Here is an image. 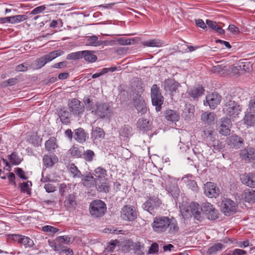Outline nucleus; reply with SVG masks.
Returning <instances> with one entry per match:
<instances>
[{
	"instance_id": "f257e3e1",
	"label": "nucleus",
	"mask_w": 255,
	"mask_h": 255,
	"mask_svg": "<svg viewBox=\"0 0 255 255\" xmlns=\"http://www.w3.org/2000/svg\"><path fill=\"white\" fill-rule=\"evenodd\" d=\"M151 227L154 232L167 235L169 237L177 235L179 230L178 223L174 218L164 216L154 218Z\"/></svg>"
},
{
	"instance_id": "f03ea898",
	"label": "nucleus",
	"mask_w": 255,
	"mask_h": 255,
	"mask_svg": "<svg viewBox=\"0 0 255 255\" xmlns=\"http://www.w3.org/2000/svg\"><path fill=\"white\" fill-rule=\"evenodd\" d=\"M106 210V204L101 200H94L90 203L89 211L93 217L99 218L103 216Z\"/></svg>"
},
{
	"instance_id": "7ed1b4c3",
	"label": "nucleus",
	"mask_w": 255,
	"mask_h": 255,
	"mask_svg": "<svg viewBox=\"0 0 255 255\" xmlns=\"http://www.w3.org/2000/svg\"><path fill=\"white\" fill-rule=\"evenodd\" d=\"M92 113L97 115L100 119L109 118L112 114V108L106 103H97L95 108L92 111Z\"/></svg>"
},
{
	"instance_id": "20e7f679",
	"label": "nucleus",
	"mask_w": 255,
	"mask_h": 255,
	"mask_svg": "<svg viewBox=\"0 0 255 255\" xmlns=\"http://www.w3.org/2000/svg\"><path fill=\"white\" fill-rule=\"evenodd\" d=\"M120 216L124 221L133 222L137 218V209L132 205H125L121 209Z\"/></svg>"
},
{
	"instance_id": "39448f33",
	"label": "nucleus",
	"mask_w": 255,
	"mask_h": 255,
	"mask_svg": "<svg viewBox=\"0 0 255 255\" xmlns=\"http://www.w3.org/2000/svg\"><path fill=\"white\" fill-rule=\"evenodd\" d=\"M151 98L152 104L155 106L156 111H160L163 104L164 98L160 92L159 88L156 84H154L151 88Z\"/></svg>"
},
{
	"instance_id": "423d86ee",
	"label": "nucleus",
	"mask_w": 255,
	"mask_h": 255,
	"mask_svg": "<svg viewBox=\"0 0 255 255\" xmlns=\"http://www.w3.org/2000/svg\"><path fill=\"white\" fill-rule=\"evenodd\" d=\"M64 54L62 50H58L49 52L48 54L44 55L36 60L37 69H40L47 63L51 61L54 59Z\"/></svg>"
},
{
	"instance_id": "0eeeda50",
	"label": "nucleus",
	"mask_w": 255,
	"mask_h": 255,
	"mask_svg": "<svg viewBox=\"0 0 255 255\" xmlns=\"http://www.w3.org/2000/svg\"><path fill=\"white\" fill-rule=\"evenodd\" d=\"M221 209L223 213L227 216H230L236 212L235 203L230 199H224L221 204Z\"/></svg>"
},
{
	"instance_id": "6e6552de",
	"label": "nucleus",
	"mask_w": 255,
	"mask_h": 255,
	"mask_svg": "<svg viewBox=\"0 0 255 255\" xmlns=\"http://www.w3.org/2000/svg\"><path fill=\"white\" fill-rule=\"evenodd\" d=\"M189 211L196 220L201 221L204 219L203 208L201 207L198 203L195 202H191L189 205L188 209L186 210L187 212Z\"/></svg>"
},
{
	"instance_id": "1a4fd4ad",
	"label": "nucleus",
	"mask_w": 255,
	"mask_h": 255,
	"mask_svg": "<svg viewBox=\"0 0 255 255\" xmlns=\"http://www.w3.org/2000/svg\"><path fill=\"white\" fill-rule=\"evenodd\" d=\"M223 111L231 118H236L239 114L240 109L235 101L230 100L225 103Z\"/></svg>"
},
{
	"instance_id": "9d476101",
	"label": "nucleus",
	"mask_w": 255,
	"mask_h": 255,
	"mask_svg": "<svg viewBox=\"0 0 255 255\" xmlns=\"http://www.w3.org/2000/svg\"><path fill=\"white\" fill-rule=\"evenodd\" d=\"M161 204L160 200L156 197H150L143 205L144 210L148 211L151 214H153L159 208Z\"/></svg>"
},
{
	"instance_id": "9b49d317",
	"label": "nucleus",
	"mask_w": 255,
	"mask_h": 255,
	"mask_svg": "<svg viewBox=\"0 0 255 255\" xmlns=\"http://www.w3.org/2000/svg\"><path fill=\"white\" fill-rule=\"evenodd\" d=\"M204 214L207 218L211 220H215L219 218V213L215 207L210 203H205L203 205Z\"/></svg>"
},
{
	"instance_id": "f8f14e48",
	"label": "nucleus",
	"mask_w": 255,
	"mask_h": 255,
	"mask_svg": "<svg viewBox=\"0 0 255 255\" xmlns=\"http://www.w3.org/2000/svg\"><path fill=\"white\" fill-rule=\"evenodd\" d=\"M204 194L209 198H216L220 192L219 188L216 185L211 182H208L204 184Z\"/></svg>"
},
{
	"instance_id": "ddd939ff",
	"label": "nucleus",
	"mask_w": 255,
	"mask_h": 255,
	"mask_svg": "<svg viewBox=\"0 0 255 255\" xmlns=\"http://www.w3.org/2000/svg\"><path fill=\"white\" fill-rule=\"evenodd\" d=\"M216 133L212 130H207L203 131V136L209 144L213 146L216 149L220 148L222 146L219 140H216L215 137Z\"/></svg>"
},
{
	"instance_id": "4468645a",
	"label": "nucleus",
	"mask_w": 255,
	"mask_h": 255,
	"mask_svg": "<svg viewBox=\"0 0 255 255\" xmlns=\"http://www.w3.org/2000/svg\"><path fill=\"white\" fill-rule=\"evenodd\" d=\"M70 112L75 116H80L85 110L83 104L77 99H73L69 104Z\"/></svg>"
},
{
	"instance_id": "2eb2a0df",
	"label": "nucleus",
	"mask_w": 255,
	"mask_h": 255,
	"mask_svg": "<svg viewBox=\"0 0 255 255\" xmlns=\"http://www.w3.org/2000/svg\"><path fill=\"white\" fill-rule=\"evenodd\" d=\"M232 124L231 120L227 118H222L220 121V125L218 128L219 133L223 135H229Z\"/></svg>"
},
{
	"instance_id": "dca6fc26",
	"label": "nucleus",
	"mask_w": 255,
	"mask_h": 255,
	"mask_svg": "<svg viewBox=\"0 0 255 255\" xmlns=\"http://www.w3.org/2000/svg\"><path fill=\"white\" fill-rule=\"evenodd\" d=\"M163 84L164 90L169 92L171 95L173 96L174 93H178V88L180 86V84L174 79H166Z\"/></svg>"
},
{
	"instance_id": "f3484780",
	"label": "nucleus",
	"mask_w": 255,
	"mask_h": 255,
	"mask_svg": "<svg viewBox=\"0 0 255 255\" xmlns=\"http://www.w3.org/2000/svg\"><path fill=\"white\" fill-rule=\"evenodd\" d=\"M240 179L244 184L255 188V173H244L240 176Z\"/></svg>"
},
{
	"instance_id": "a211bd4d",
	"label": "nucleus",
	"mask_w": 255,
	"mask_h": 255,
	"mask_svg": "<svg viewBox=\"0 0 255 255\" xmlns=\"http://www.w3.org/2000/svg\"><path fill=\"white\" fill-rule=\"evenodd\" d=\"M221 96L216 93H213L206 96V100L211 109H214L221 101Z\"/></svg>"
},
{
	"instance_id": "6ab92c4d",
	"label": "nucleus",
	"mask_w": 255,
	"mask_h": 255,
	"mask_svg": "<svg viewBox=\"0 0 255 255\" xmlns=\"http://www.w3.org/2000/svg\"><path fill=\"white\" fill-rule=\"evenodd\" d=\"M226 141L229 145L236 148H239L244 142V139L242 137L236 134L228 137Z\"/></svg>"
},
{
	"instance_id": "aec40b11",
	"label": "nucleus",
	"mask_w": 255,
	"mask_h": 255,
	"mask_svg": "<svg viewBox=\"0 0 255 255\" xmlns=\"http://www.w3.org/2000/svg\"><path fill=\"white\" fill-rule=\"evenodd\" d=\"M240 156L245 160H251L255 159V149L252 147H248L241 151Z\"/></svg>"
},
{
	"instance_id": "412c9836",
	"label": "nucleus",
	"mask_w": 255,
	"mask_h": 255,
	"mask_svg": "<svg viewBox=\"0 0 255 255\" xmlns=\"http://www.w3.org/2000/svg\"><path fill=\"white\" fill-rule=\"evenodd\" d=\"M216 115L212 112H205L201 115V120L206 124L211 125L217 121Z\"/></svg>"
},
{
	"instance_id": "4be33fe9",
	"label": "nucleus",
	"mask_w": 255,
	"mask_h": 255,
	"mask_svg": "<svg viewBox=\"0 0 255 255\" xmlns=\"http://www.w3.org/2000/svg\"><path fill=\"white\" fill-rule=\"evenodd\" d=\"M165 118L168 121L174 122H177L180 119V115L177 111L168 109L166 110L164 114Z\"/></svg>"
},
{
	"instance_id": "5701e85b",
	"label": "nucleus",
	"mask_w": 255,
	"mask_h": 255,
	"mask_svg": "<svg viewBox=\"0 0 255 255\" xmlns=\"http://www.w3.org/2000/svg\"><path fill=\"white\" fill-rule=\"evenodd\" d=\"M134 106L135 109L141 115L147 112V108L144 101L142 98H139L135 99L134 102Z\"/></svg>"
},
{
	"instance_id": "b1692460",
	"label": "nucleus",
	"mask_w": 255,
	"mask_h": 255,
	"mask_svg": "<svg viewBox=\"0 0 255 255\" xmlns=\"http://www.w3.org/2000/svg\"><path fill=\"white\" fill-rule=\"evenodd\" d=\"M86 45L91 46H99L102 44V42L98 40V36L96 35L87 36L84 39Z\"/></svg>"
},
{
	"instance_id": "393cba45",
	"label": "nucleus",
	"mask_w": 255,
	"mask_h": 255,
	"mask_svg": "<svg viewBox=\"0 0 255 255\" xmlns=\"http://www.w3.org/2000/svg\"><path fill=\"white\" fill-rule=\"evenodd\" d=\"M82 181L84 186L91 187L95 185L96 179L90 172H88L86 175L83 176Z\"/></svg>"
},
{
	"instance_id": "a878e982",
	"label": "nucleus",
	"mask_w": 255,
	"mask_h": 255,
	"mask_svg": "<svg viewBox=\"0 0 255 255\" xmlns=\"http://www.w3.org/2000/svg\"><path fill=\"white\" fill-rule=\"evenodd\" d=\"M244 122L248 126H255V113L247 110L244 118Z\"/></svg>"
},
{
	"instance_id": "bb28decb",
	"label": "nucleus",
	"mask_w": 255,
	"mask_h": 255,
	"mask_svg": "<svg viewBox=\"0 0 255 255\" xmlns=\"http://www.w3.org/2000/svg\"><path fill=\"white\" fill-rule=\"evenodd\" d=\"M58 115L61 122L65 125L68 124L70 122V114L65 108L60 109Z\"/></svg>"
},
{
	"instance_id": "cd10ccee",
	"label": "nucleus",
	"mask_w": 255,
	"mask_h": 255,
	"mask_svg": "<svg viewBox=\"0 0 255 255\" xmlns=\"http://www.w3.org/2000/svg\"><path fill=\"white\" fill-rule=\"evenodd\" d=\"M87 134L84 130L82 128H79L75 130L74 135V139L80 143L84 142L87 138Z\"/></svg>"
},
{
	"instance_id": "c85d7f7f",
	"label": "nucleus",
	"mask_w": 255,
	"mask_h": 255,
	"mask_svg": "<svg viewBox=\"0 0 255 255\" xmlns=\"http://www.w3.org/2000/svg\"><path fill=\"white\" fill-rule=\"evenodd\" d=\"M81 56L82 58L88 62H94L97 60V57L94 54L93 51H81Z\"/></svg>"
},
{
	"instance_id": "c756f323",
	"label": "nucleus",
	"mask_w": 255,
	"mask_h": 255,
	"mask_svg": "<svg viewBox=\"0 0 255 255\" xmlns=\"http://www.w3.org/2000/svg\"><path fill=\"white\" fill-rule=\"evenodd\" d=\"M57 157L55 155H45L43 157L44 165L46 167H50L57 161Z\"/></svg>"
},
{
	"instance_id": "7c9ffc66",
	"label": "nucleus",
	"mask_w": 255,
	"mask_h": 255,
	"mask_svg": "<svg viewBox=\"0 0 255 255\" xmlns=\"http://www.w3.org/2000/svg\"><path fill=\"white\" fill-rule=\"evenodd\" d=\"M83 147H79L77 145H74L69 150V153L72 157H82L83 155Z\"/></svg>"
},
{
	"instance_id": "2f4dec72",
	"label": "nucleus",
	"mask_w": 255,
	"mask_h": 255,
	"mask_svg": "<svg viewBox=\"0 0 255 255\" xmlns=\"http://www.w3.org/2000/svg\"><path fill=\"white\" fill-rule=\"evenodd\" d=\"M243 198L246 202L249 203L255 202V190H248L244 191L243 194Z\"/></svg>"
},
{
	"instance_id": "473e14b6",
	"label": "nucleus",
	"mask_w": 255,
	"mask_h": 255,
	"mask_svg": "<svg viewBox=\"0 0 255 255\" xmlns=\"http://www.w3.org/2000/svg\"><path fill=\"white\" fill-rule=\"evenodd\" d=\"M75 196L73 194L69 195L64 201V206L67 209L75 208L76 205Z\"/></svg>"
},
{
	"instance_id": "72a5a7b5",
	"label": "nucleus",
	"mask_w": 255,
	"mask_h": 255,
	"mask_svg": "<svg viewBox=\"0 0 255 255\" xmlns=\"http://www.w3.org/2000/svg\"><path fill=\"white\" fill-rule=\"evenodd\" d=\"M204 88L200 86L197 87H193L188 91V95L193 98H196L200 96L204 92Z\"/></svg>"
},
{
	"instance_id": "f704fd0d",
	"label": "nucleus",
	"mask_w": 255,
	"mask_h": 255,
	"mask_svg": "<svg viewBox=\"0 0 255 255\" xmlns=\"http://www.w3.org/2000/svg\"><path fill=\"white\" fill-rule=\"evenodd\" d=\"M56 138L54 137H51L45 143V147L47 151H51L58 147L56 143Z\"/></svg>"
},
{
	"instance_id": "c9c22d12",
	"label": "nucleus",
	"mask_w": 255,
	"mask_h": 255,
	"mask_svg": "<svg viewBox=\"0 0 255 255\" xmlns=\"http://www.w3.org/2000/svg\"><path fill=\"white\" fill-rule=\"evenodd\" d=\"M143 46L146 47H159L162 46L163 42L159 39H151L142 42Z\"/></svg>"
},
{
	"instance_id": "e433bc0d",
	"label": "nucleus",
	"mask_w": 255,
	"mask_h": 255,
	"mask_svg": "<svg viewBox=\"0 0 255 255\" xmlns=\"http://www.w3.org/2000/svg\"><path fill=\"white\" fill-rule=\"evenodd\" d=\"M150 127V124L147 119L140 118L137 123V127L141 130L148 129Z\"/></svg>"
},
{
	"instance_id": "4c0bfd02",
	"label": "nucleus",
	"mask_w": 255,
	"mask_h": 255,
	"mask_svg": "<svg viewBox=\"0 0 255 255\" xmlns=\"http://www.w3.org/2000/svg\"><path fill=\"white\" fill-rule=\"evenodd\" d=\"M94 175L99 179H103L107 176V171L104 168L100 166L94 170Z\"/></svg>"
},
{
	"instance_id": "58836bf2",
	"label": "nucleus",
	"mask_w": 255,
	"mask_h": 255,
	"mask_svg": "<svg viewBox=\"0 0 255 255\" xmlns=\"http://www.w3.org/2000/svg\"><path fill=\"white\" fill-rule=\"evenodd\" d=\"M223 247V245L221 243L215 244L208 249L207 253L209 255L216 254L218 252L222 250Z\"/></svg>"
},
{
	"instance_id": "ea45409f",
	"label": "nucleus",
	"mask_w": 255,
	"mask_h": 255,
	"mask_svg": "<svg viewBox=\"0 0 255 255\" xmlns=\"http://www.w3.org/2000/svg\"><path fill=\"white\" fill-rule=\"evenodd\" d=\"M206 24L209 27L214 29L220 34H224L225 32L224 30L221 27L218 26L217 23L215 21H213L210 20H207Z\"/></svg>"
},
{
	"instance_id": "a19ab883",
	"label": "nucleus",
	"mask_w": 255,
	"mask_h": 255,
	"mask_svg": "<svg viewBox=\"0 0 255 255\" xmlns=\"http://www.w3.org/2000/svg\"><path fill=\"white\" fill-rule=\"evenodd\" d=\"M83 101L86 106L87 111L92 112V111L95 108V106H93L92 100L89 96L84 97Z\"/></svg>"
},
{
	"instance_id": "79ce46f5",
	"label": "nucleus",
	"mask_w": 255,
	"mask_h": 255,
	"mask_svg": "<svg viewBox=\"0 0 255 255\" xmlns=\"http://www.w3.org/2000/svg\"><path fill=\"white\" fill-rule=\"evenodd\" d=\"M70 173L74 178H80L82 174L77 166L74 164H71L69 167Z\"/></svg>"
},
{
	"instance_id": "37998d69",
	"label": "nucleus",
	"mask_w": 255,
	"mask_h": 255,
	"mask_svg": "<svg viewBox=\"0 0 255 255\" xmlns=\"http://www.w3.org/2000/svg\"><path fill=\"white\" fill-rule=\"evenodd\" d=\"M95 156V153L93 151L88 149L83 151L82 157L87 161L91 162L93 160Z\"/></svg>"
},
{
	"instance_id": "c03bdc74",
	"label": "nucleus",
	"mask_w": 255,
	"mask_h": 255,
	"mask_svg": "<svg viewBox=\"0 0 255 255\" xmlns=\"http://www.w3.org/2000/svg\"><path fill=\"white\" fill-rule=\"evenodd\" d=\"M92 136L95 139L99 138H103L105 135V133L102 128L96 127L92 132Z\"/></svg>"
},
{
	"instance_id": "a18cd8bd",
	"label": "nucleus",
	"mask_w": 255,
	"mask_h": 255,
	"mask_svg": "<svg viewBox=\"0 0 255 255\" xmlns=\"http://www.w3.org/2000/svg\"><path fill=\"white\" fill-rule=\"evenodd\" d=\"M131 128L128 126H124L120 130V135L123 137H128L131 133Z\"/></svg>"
},
{
	"instance_id": "49530a36",
	"label": "nucleus",
	"mask_w": 255,
	"mask_h": 255,
	"mask_svg": "<svg viewBox=\"0 0 255 255\" xmlns=\"http://www.w3.org/2000/svg\"><path fill=\"white\" fill-rule=\"evenodd\" d=\"M20 243L24 245L25 248H30L34 245V243L32 240L30 239L29 237L24 236H22Z\"/></svg>"
},
{
	"instance_id": "de8ad7c7",
	"label": "nucleus",
	"mask_w": 255,
	"mask_h": 255,
	"mask_svg": "<svg viewBox=\"0 0 255 255\" xmlns=\"http://www.w3.org/2000/svg\"><path fill=\"white\" fill-rule=\"evenodd\" d=\"M134 41V38H126L124 37H120L117 39L118 43L122 45H130L133 44Z\"/></svg>"
},
{
	"instance_id": "09e8293b",
	"label": "nucleus",
	"mask_w": 255,
	"mask_h": 255,
	"mask_svg": "<svg viewBox=\"0 0 255 255\" xmlns=\"http://www.w3.org/2000/svg\"><path fill=\"white\" fill-rule=\"evenodd\" d=\"M32 185V183L30 181H27L20 183L19 185V187L21 189V191L23 192H26L28 194H30V188L29 187Z\"/></svg>"
},
{
	"instance_id": "8fccbe9b",
	"label": "nucleus",
	"mask_w": 255,
	"mask_h": 255,
	"mask_svg": "<svg viewBox=\"0 0 255 255\" xmlns=\"http://www.w3.org/2000/svg\"><path fill=\"white\" fill-rule=\"evenodd\" d=\"M27 19L26 15H17L12 16L11 23H18L24 21Z\"/></svg>"
},
{
	"instance_id": "3c124183",
	"label": "nucleus",
	"mask_w": 255,
	"mask_h": 255,
	"mask_svg": "<svg viewBox=\"0 0 255 255\" xmlns=\"http://www.w3.org/2000/svg\"><path fill=\"white\" fill-rule=\"evenodd\" d=\"M10 162L14 165H18L20 162L21 160L18 157L17 154L15 152L12 153L9 157Z\"/></svg>"
},
{
	"instance_id": "603ef678",
	"label": "nucleus",
	"mask_w": 255,
	"mask_h": 255,
	"mask_svg": "<svg viewBox=\"0 0 255 255\" xmlns=\"http://www.w3.org/2000/svg\"><path fill=\"white\" fill-rule=\"evenodd\" d=\"M97 189L100 192L107 193L109 192L110 187L108 183L104 182L102 183L101 185H98Z\"/></svg>"
},
{
	"instance_id": "864d4df0",
	"label": "nucleus",
	"mask_w": 255,
	"mask_h": 255,
	"mask_svg": "<svg viewBox=\"0 0 255 255\" xmlns=\"http://www.w3.org/2000/svg\"><path fill=\"white\" fill-rule=\"evenodd\" d=\"M56 240L59 243L69 244L71 243V238L66 236H59L56 238Z\"/></svg>"
},
{
	"instance_id": "5fc2aeb1",
	"label": "nucleus",
	"mask_w": 255,
	"mask_h": 255,
	"mask_svg": "<svg viewBox=\"0 0 255 255\" xmlns=\"http://www.w3.org/2000/svg\"><path fill=\"white\" fill-rule=\"evenodd\" d=\"M82 58L81 51L71 53L69 54L67 56V59L68 60H77Z\"/></svg>"
},
{
	"instance_id": "6e6d98bb",
	"label": "nucleus",
	"mask_w": 255,
	"mask_h": 255,
	"mask_svg": "<svg viewBox=\"0 0 255 255\" xmlns=\"http://www.w3.org/2000/svg\"><path fill=\"white\" fill-rule=\"evenodd\" d=\"M42 231L54 234L58 232L59 229L51 226L46 225L42 228Z\"/></svg>"
},
{
	"instance_id": "4d7b16f0",
	"label": "nucleus",
	"mask_w": 255,
	"mask_h": 255,
	"mask_svg": "<svg viewBox=\"0 0 255 255\" xmlns=\"http://www.w3.org/2000/svg\"><path fill=\"white\" fill-rule=\"evenodd\" d=\"M45 6L44 5L37 6L34 8L30 13L29 15H35L41 13L45 10Z\"/></svg>"
},
{
	"instance_id": "13d9d810",
	"label": "nucleus",
	"mask_w": 255,
	"mask_h": 255,
	"mask_svg": "<svg viewBox=\"0 0 255 255\" xmlns=\"http://www.w3.org/2000/svg\"><path fill=\"white\" fill-rule=\"evenodd\" d=\"M54 251L59 252L60 253H62L64 250H65V246H62L61 243H58L56 244L55 243H52V245H50Z\"/></svg>"
},
{
	"instance_id": "bf43d9fd",
	"label": "nucleus",
	"mask_w": 255,
	"mask_h": 255,
	"mask_svg": "<svg viewBox=\"0 0 255 255\" xmlns=\"http://www.w3.org/2000/svg\"><path fill=\"white\" fill-rule=\"evenodd\" d=\"M187 185L189 188L191 189L192 191H197L198 190V186L196 182L193 180L190 179L187 181Z\"/></svg>"
},
{
	"instance_id": "052dcab7",
	"label": "nucleus",
	"mask_w": 255,
	"mask_h": 255,
	"mask_svg": "<svg viewBox=\"0 0 255 255\" xmlns=\"http://www.w3.org/2000/svg\"><path fill=\"white\" fill-rule=\"evenodd\" d=\"M16 174L21 179L26 180L27 177L25 175V172L20 168H17L15 170Z\"/></svg>"
},
{
	"instance_id": "680f3d73",
	"label": "nucleus",
	"mask_w": 255,
	"mask_h": 255,
	"mask_svg": "<svg viewBox=\"0 0 255 255\" xmlns=\"http://www.w3.org/2000/svg\"><path fill=\"white\" fill-rule=\"evenodd\" d=\"M17 82V80L15 78H11L6 81H4L2 86L3 87H7L8 86H12L16 84Z\"/></svg>"
},
{
	"instance_id": "e2e57ef3",
	"label": "nucleus",
	"mask_w": 255,
	"mask_h": 255,
	"mask_svg": "<svg viewBox=\"0 0 255 255\" xmlns=\"http://www.w3.org/2000/svg\"><path fill=\"white\" fill-rule=\"evenodd\" d=\"M159 250V247L157 243H154L151 244V246L150 247L149 250H148V253L149 254H154L158 252Z\"/></svg>"
},
{
	"instance_id": "0e129e2a",
	"label": "nucleus",
	"mask_w": 255,
	"mask_h": 255,
	"mask_svg": "<svg viewBox=\"0 0 255 255\" xmlns=\"http://www.w3.org/2000/svg\"><path fill=\"white\" fill-rule=\"evenodd\" d=\"M44 188L46 192L48 193L53 192L56 190V187L50 183L45 184L44 185Z\"/></svg>"
},
{
	"instance_id": "69168bd1",
	"label": "nucleus",
	"mask_w": 255,
	"mask_h": 255,
	"mask_svg": "<svg viewBox=\"0 0 255 255\" xmlns=\"http://www.w3.org/2000/svg\"><path fill=\"white\" fill-rule=\"evenodd\" d=\"M247 110L251 111L252 113H255V97L250 100Z\"/></svg>"
},
{
	"instance_id": "338daca9",
	"label": "nucleus",
	"mask_w": 255,
	"mask_h": 255,
	"mask_svg": "<svg viewBox=\"0 0 255 255\" xmlns=\"http://www.w3.org/2000/svg\"><path fill=\"white\" fill-rule=\"evenodd\" d=\"M7 178L10 184H11L12 185L16 186V183L15 182V175L13 173H8V175H7Z\"/></svg>"
},
{
	"instance_id": "774afa93",
	"label": "nucleus",
	"mask_w": 255,
	"mask_h": 255,
	"mask_svg": "<svg viewBox=\"0 0 255 255\" xmlns=\"http://www.w3.org/2000/svg\"><path fill=\"white\" fill-rule=\"evenodd\" d=\"M246 254V252L243 250L236 249L234 250L232 253L229 254V255H244Z\"/></svg>"
}]
</instances>
